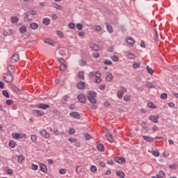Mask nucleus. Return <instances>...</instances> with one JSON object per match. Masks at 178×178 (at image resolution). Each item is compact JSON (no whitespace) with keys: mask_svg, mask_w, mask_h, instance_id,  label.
Segmentation results:
<instances>
[{"mask_svg":"<svg viewBox=\"0 0 178 178\" xmlns=\"http://www.w3.org/2000/svg\"><path fill=\"white\" fill-rule=\"evenodd\" d=\"M97 92L90 90L88 92L87 98L90 104H97Z\"/></svg>","mask_w":178,"mask_h":178,"instance_id":"f257e3e1","label":"nucleus"},{"mask_svg":"<svg viewBox=\"0 0 178 178\" xmlns=\"http://www.w3.org/2000/svg\"><path fill=\"white\" fill-rule=\"evenodd\" d=\"M126 42L129 45V47H134V44H136V40L133 38L128 36L126 38Z\"/></svg>","mask_w":178,"mask_h":178,"instance_id":"f03ea898","label":"nucleus"},{"mask_svg":"<svg viewBox=\"0 0 178 178\" xmlns=\"http://www.w3.org/2000/svg\"><path fill=\"white\" fill-rule=\"evenodd\" d=\"M124 92H127V89L123 86H121V90L118 91L117 97L118 98H123Z\"/></svg>","mask_w":178,"mask_h":178,"instance_id":"7ed1b4c3","label":"nucleus"},{"mask_svg":"<svg viewBox=\"0 0 178 178\" xmlns=\"http://www.w3.org/2000/svg\"><path fill=\"white\" fill-rule=\"evenodd\" d=\"M149 120L152 122V123H159V115H149Z\"/></svg>","mask_w":178,"mask_h":178,"instance_id":"20e7f679","label":"nucleus"},{"mask_svg":"<svg viewBox=\"0 0 178 178\" xmlns=\"http://www.w3.org/2000/svg\"><path fill=\"white\" fill-rule=\"evenodd\" d=\"M77 98L81 104H86V102H87V98L86 97V95H84V94L79 95Z\"/></svg>","mask_w":178,"mask_h":178,"instance_id":"39448f33","label":"nucleus"},{"mask_svg":"<svg viewBox=\"0 0 178 178\" xmlns=\"http://www.w3.org/2000/svg\"><path fill=\"white\" fill-rule=\"evenodd\" d=\"M40 134L44 138H49L51 137V134H49L45 129L40 130Z\"/></svg>","mask_w":178,"mask_h":178,"instance_id":"423d86ee","label":"nucleus"},{"mask_svg":"<svg viewBox=\"0 0 178 178\" xmlns=\"http://www.w3.org/2000/svg\"><path fill=\"white\" fill-rule=\"evenodd\" d=\"M3 79L6 83H12L13 81V76H12V74H6L3 76Z\"/></svg>","mask_w":178,"mask_h":178,"instance_id":"0eeeda50","label":"nucleus"},{"mask_svg":"<svg viewBox=\"0 0 178 178\" xmlns=\"http://www.w3.org/2000/svg\"><path fill=\"white\" fill-rule=\"evenodd\" d=\"M76 87L79 88V90H86V83L83 81H81L77 83Z\"/></svg>","mask_w":178,"mask_h":178,"instance_id":"6e6552de","label":"nucleus"},{"mask_svg":"<svg viewBox=\"0 0 178 178\" xmlns=\"http://www.w3.org/2000/svg\"><path fill=\"white\" fill-rule=\"evenodd\" d=\"M32 113L34 116H44V115H45L44 111L40 110H33Z\"/></svg>","mask_w":178,"mask_h":178,"instance_id":"1a4fd4ad","label":"nucleus"},{"mask_svg":"<svg viewBox=\"0 0 178 178\" xmlns=\"http://www.w3.org/2000/svg\"><path fill=\"white\" fill-rule=\"evenodd\" d=\"M19 61V54H15L12 56L10 62L11 63H16V62Z\"/></svg>","mask_w":178,"mask_h":178,"instance_id":"9d476101","label":"nucleus"},{"mask_svg":"<svg viewBox=\"0 0 178 178\" xmlns=\"http://www.w3.org/2000/svg\"><path fill=\"white\" fill-rule=\"evenodd\" d=\"M11 89L14 92H16V94H22V89L15 85H11Z\"/></svg>","mask_w":178,"mask_h":178,"instance_id":"9b49d317","label":"nucleus"},{"mask_svg":"<svg viewBox=\"0 0 178 178\" xmlns=\"http://www.w3.org/2000/svg\"><path fill=\"white\" fill-rule=\"evenodd\" d=\"M115 162H117V163H124L126 159L124 157L117 156L115 158Z\"/></svg>","mask_w":178,"mask_h":178,"instance_id":"f8f14e48","label":"nucleus"},{"mask_svg":"<svg viewBox=\"0 0 178 178\" xmlns=\"http://www.w3.org/2000/svg\"><path fill=\"white\" fill-rule=\"evenodd\" d=\"M70 116H71L72 118H74V119H80L81 116H80V113H79L78 112L74 111V112H71L70 113Z\"/></svg>","mask_w":178,"mask_h":178,"instance_id":"ddd939ff","label":"nucleus"},{"mask_svg":"<svg viewBox=\"0 0 178 178\" xmlns=\"http://www.w3.org/2000/svg\"><path fill=\"white\" fill-rule=\"evenodd\" d=\"M105 137L106 140H108V141H109L110 143H113L114 140H113V136H112V134L108 132L106 134Z\"/></svg>","mask_w":178,"mask_h":178,"instance_id":"4468645a","label":"nucleus"},{"mask_svg":"<svg viewBox=\"0 0 178 178\" xmlns=\"http://www.w3.org/2000/svg\"><path fill=\"white\" fill-rule=\"evenodd\" d=\"M40 169L41 172H42L43 173H47V172H48V169L47 168V165L44 163H40Z\"/></svg>","mask_w":178,"mask_h":178,"instance_id":"2eb2a0df","label":"nucleus"},{"mask_svg":"<svg viewBox=\"0 0 178 178\" xmlns=\"http://www.w3.org/2000/svg\"><path fill=\"white\" fill-rule=\"evenodd\" d=\"M95 81L97 84H99V83H101V81H102V79H101V72H97V75L95 76Z\"/></svg>","mask_w":178,"mask_h":178,"instance_id":"dca6fc26","label":"nucleus"},{"mask_svg":"<svg viewBox=\"0 0 178 178\" xmlns=\"http://www.w3.org/2000/svg\"><path fill=\"white\" fill-rule=\"evenodd\" d=\"M38 108H39L40 109H48V108H49V105L48 104H38L37 105Z\"/></svg>","mask_w":178,"mask_h":178,"instance_id":"f3484780","label":"nucleus"},{"mask_svg":"<svg viewBox=\"0 0 178 178\" xmlns=\"http://www.w3.org/2000/svg\"><path fill=\"white\" fill-rule=\"evenodd\" d=\"M8 72L10 73V74H13V73H15L16 70L15 69V67H13V65L10 64L8 66Z\"/></svg>","mask_w":178,"mask_h":178,"instance_id":"a211bd4d","label":"nucleus"},{"mask_svg":"<svg viewBox=\"0 0 178 178\" xmlns=\"http://www.w3.org/2000/svg\"><path fill=\"white\" fill-rule=\"evenodd\" d=\"M97 148L101 152H104L105 151V146H104V144H102V143L97 144Z\"/></svg>","mask_w":178,"mask_h":178,"instance_id":"6ab92c4d","label":"nucleus"},{"mask_svg":"<svg viewBox=\"0 0 178 178\" xmlns=\"http://www.w3.org/2000/svg\"><path fill=\"white\" fill-rule=\"evenodd\" d=\"M13 34V31H12V29H9L8 31H3V35H4V37H8V35H12Z\"/></svg>","mask_w":178,"mask_h":178,"instance_id":"aec40b11","label":"nucleus"},{"mask_svg":"<svg viewBox=\"0 0 178 178\" xmlns=\"http://www.w3.org/2000/svg\"><path fill=\"white\" fill-rule=\"evenodd\" d=\"M91 49H93V51H99L100 47L98 44L94 43L90 45Z\"/></svg>","mask_w":178,"mask_h":178,"instance_id":"412c9836","label":"nucleus"},{"mask_svg":"<svg viewBox=\"0 0 178 178\" xmlns=\"http://www.w3.org/2000/svg\"><path fill=\"white\" fill-rule=\"evenodd\" d=\"M143 138L145 140V141H147V143H152L154 141V138L148 136H143Z\"/></svg>","mask_w":178,"mask_h":178,"instance_id":"4be33fe9","label":"nucleus"},{"mask_svg":"<svg viewBox=\"0 0 178 178\" xmlns=\"http://www.w3.org/2000/svg\"><path fill=\"white\" fill-rule=\"evenodd\" d=\"M30 29H31L32 30H37V29H38V24L35 22L31 23Z\"/></svg>","mask_w":178,"mask_h":178,"instance_id":"5701e85b","label":"nucleus"},{"mask_svg":"<svg viewBox=\"0 0 178 178\" xmlns=\"http://www.w3.org/2000/svg\"><path fill=\"white\" fill-rule=\"evenodd\" d=\"M106 27L107 29V31H108L110 33H113V28H112V26L109 25L107 22L105 23Z\"/></svg>","mask_w":178,"mask_h":178,"instance_id":"b1692460","label":"nucleus"},{"mask_svg":"<svg viewBox=\"0 0 178 178\" xmlns=\"http://www.w3.org/2000/svg\"><path fill=\"white\" fill-rule=\"evenodd\" d=\"M165 176L166 175L162 170H160L159 173L156 175L157 178H164Z\"/></svg>","mask_w":178,"mask_h":178,"instance_id":"393cba45","label":"nucleus"},{"mask_svg":"<svg viewBox=\"0 0 178 178\" xmlns=\"http://www.w3.org/2000/svg\"><path fill=\"white\" fill-rule=\"evenodd\" d=\"M42 23L45 26H49V24H51V19L49 18H44L42 19Z\"/></svg>","mask_w":178,"mask_h":178,"instance_id":"a878e982","label":"nucleus"},{"mask_svg":"<svg viewBox=\"0 0 178 178\" xmlns=\"http://www.w3.org/2000/svg\"><path fill=\"white\" fill-rule=\"evenodd\" d=\"M10 22L11 23H13V24H15V23H17V22H19V17H17V16H13L11 17Z\"/></svg>","mask_w":178,"mask_h":178,"instance_id":"bb28decb","label":"nucleus"},{"mask_svg":"<svg viewBox=\"0 0 178 178\" xmlns=\"http://www.w3.org/2000/svg\"><path fill=\"white\" fill-rule=\"evenodd\" d=\"M106 81H109L111 83V81H112L113 80V75L112 74H108L106 76Z\"/></svg>","mask_w":178,"mask_h":178,"instance_id":"cd10ccee","label":"nucleus"},{"mask_svg":"<svg viewBox=\"0 0 178 178\" xmlns=\"http://www.w3.org/2000/svg\"><path fill=\"white\" fill-rule=\"evenodd\" d=\"M52 7L54 8L55 9H57V10H62V7L60 6V5L56 3H54L52 4Z\"/></svg>","mask_w":178,"mask_h":178,"instance_id":"c85d7f7f","label":"nucleus"},{"mask_svg":"<svg viewBox=\"0 0 178 178\" xmlns=\"http://www.w3.org/2000/svg\"><path fill=\"white\" fill-rule=\"evenodd\" d=\"M126 56L129 58V59H134V58H136V56L134 54H131L130 52H127L126 53Z\"/></svg>","mask_w":178,"mask_h":178,"instance_id":"c756f323","label":"nucleus"},{"mask_svg":"<svg viewBox=\"0 0 178 178\" xmlns=\"http://www.w3.org/2000/svg\"><path fill=\"white\" fill-rule=\"evenodd\" d=\"M13 137L16 140H18V138H23V137H24V135H23L22 134H15Z\"/></svg>","mask_w":178,"mask_h":178,"instance_id":"7c9ffc66","label":"nucleus"},{"mask_svg":"<svg viewBox=\"0 0 178 178\" xmlns=\"http://www.w3.org/2000/svg\"><path fill=\"white\" fill-rule=\"evenodd\" d=\"M116 176H118V177L124 178V172H123V171H118Z\"/></svg>","mask_w":178,"mask_h":178,"instance_id":"2f4dec72","label":"nucleus"},{"mask_svg":"<svg viewBox=\"0 0 178 178\" xmlns=\"http://www.w3.org/2000/svg\"><path fill=\"white\" fill-rule=\"evenodd\" d=\"M19 31L22 33V34H24V33H27V28L24 26H21L19 28Z\"/></svg>","mask_w":178,"mask_h":178,"instance_id":"473e14b6","label":"nucleus"},{"mask_svg":"<svg viewBox=\"0 0 178 178\" xmlns=\"http://www.w3.org/2000/svg\"><path fill=\"white\" fill-rule=\"evenodd\" d=\"M147 108H150L151 109H156V105H154L152 102H149L147 104Z\"/></svg>","mask_w":178,"mask_h":178,"instance_id":"72a5a7b5","label":"nucleus"},{"mask_svg":"<svg viewBox=\"0 0 178 178\" xmlns=\"http://www.w3.org/2000/svg\"><path fill=\"white\" fill-rule=\"evenodd\" d=\"M43 42L45 44H49V45H51V47H54V42H52L49 39H44Z\"/></svg>","mask_w":178,"mask_h":178,"instance_id":"f704fd0d","label":"nucleus"},{"mask_svg":"<svg viewBox=\"0 0 178 178\" xmlns=\"http://www.w3.org/2000/svg\"><path fill=\"white\" fill-rule=\"evenodd\" d=\"M25 159L24 156L19 155L18 156V162L19 163H23V162H24Z\"/></svg>","mask_w":178,"mask_h":178,"instance_id":"c9c22d12","label":"nucleus"},{"mask_svg":"<svg viewBox=\"0 0 178 178\" xmlns=\"http://www.w3.org/2000/svg\"><path fill=\"white\" fill-rule=\"evenodd\" d=\"M8 145L10 148H15V147H16V142H15V140H10Z\"/></svg>","mask_w":178,"mask_h":178,"instance_id":"e433bc0d","label":"nucleus"},{"mask_svg":"<svg viewBox=\"0 0 178 178\" xmlns=\"http://www.w3.org/2000/svg\"><path fill=\"white\" fill-rule=\"evenodd\" d=\"M78 77L80 80H84V72H79L78 74Z\"/></svg>","mask_w":178,"mask_h":178,"instance_id":"4c0bfd02","label":"nucleus"},{"mask_svg":"<svg viewBox=\"0 0 178 178\" xmlns=\"http://www.w3.org/2000/svg\"><path fill=\"white\" fill-rule=\"evenodd\" d=\"M97 73H99V72H91L89 73V77H97Z\"/></svg>","mask_w":178,"mask_h":178,"instance_id":"58836bf2","label":"nucleus"},{"mask_svg":"<svg viewBox=\"0 0 178 178\" xmlns=\"http://www.w3.org/2000/svg\"><path fill=\"white\" fill-rule=\"evenodd\" d=\"M146 69L147 70V72L149 73V74H154V70H152V68H151L149 66H147Z\"/></svg>","mask_w":178,"mask_h":178,"instance_id":"ea45409f","label":"nucleus"},{"mask_svg":"<svg viewBox=\"0 0 178 178\" xmlns=\"http://www.w3.org/2000/svg\"><path fill=\"white\" fill-rule=\"evenodd\" d=\"M87 65V62L84 59H81L79 60V65L80 66H86Z\"/></svg>","mask_w":178,"mask_h":178,"instance_id":"a19ab883","label":"nucleus"},{"mask_svg":"<svg viewBox=\"0 0 178 178\" xmlns=\"http://www.w3.org/2000/svg\"><path fill=\"white\" fill-rule=\"evenodd\" d=\"M140 62H134L132 65V67H134V69H137V67H140Z\"/></svg>","mask_w":178,"mask_h":178,"instance_id":"79ce46f5","label":"nucleus"},{"mask_svg":"<svg viewBox=\"0 0 178 178\" xmlns=\"http://www.w3.org/2000/svg\"><path fill=\"white\" fill-rule=\"evenodd\" d=\"M131 98H130V95H125L124 96V101L125 102H129V101H130Z\"/></svg>","mask_w":178,"mask_h":178,"instance_id":"37998d69","label":"nucleus"},{"mask_svg":"<svg viewBox=\"0 0 178 178\" xmlns=\"http://www.w3.org/2000/svg\"><path fill=\"white\" fill-rule=\"evenodd\" d=\"M146 86L148 87V88H155V85L152 84L151 82H147Z\"/></svg>","mask_w":178,"mask_h":178,"instance_id":"c03bdc74","label":"nucleus"},{"mask_svg":"<svg viewBox=\"0 0 178 178\" xmlns=\"http://www.w3.org/2000/svg\"><path fill=\"white\" fill-rule=\"evenodd\" d=\"M31 139L32 143H35L37 141V136L35 134L31 135Z\"/></svg>","mask_w":178,"mask_h":178,"instance_id":"a18cd8bd","label":"nucleus"},{"mask_svg":"<svg viewBox=\"0 0 178 178\" xmlns=\"http://www.w3.org/2000/svg\"><path fill=\"white\" fill-rule=\"evenodd\" d=\"M28 13H29V15H31L32 16H35V15H37V11H35V10H29L28 11Z\"/></svg>","mask_w":178,"mask_h":178,"instance_id":"49530a36","label":"nucleus"},{"mask_svg":"<svg viewBox=\"0 0 178 178\" xmlns=\"http://www.w3.org/2000/svg\"><path fill=\"white\" fill-rule=\"evenodd\" d=\"M59 54L61 56H65V55H66V50L61 49L59 50Z\"/></svg>","mask_w":178,"mask_h":178,"instance_id":"de8ad7c7","label":"nucleus"},{"mask_svg":"<svg viewBox=\"0 0 178 178\" xmlns=\"http://www.w3.org/2000/svg\"><path fill=\"white\" fill-rule=\"evenodd\" d=\"M86 140H91V138H92V137L91 136V135H90V134L88 133H86L85 134V136H84Z\"/></svg>","mask_w":178,"mask_h":178,"instance_id":"09e8293b","label":"nucleus"},{"mask_svg":"<svg viewBox=\"0 0 178 178\" xmlns=\"http://www.w3.org/2000/svg\"><path fill=\"white\" fill-rule=\"evenodd\" d=\"M111 59L113 60V62H118V60H119V57H118L116 55H113L111 56Z\"/></svg>","mask_w":178,"mask_h":178,"instance_id":"8fccbe9b","label":"nucleus"},{"mask_svg":"<svg viewBox=\"0 0 178 178\" xmlns=\"http://www.w3.org/2000/svg\"><path fill=\"white\" fill-rule=\"evenodd\" d=\"M31 170H38V165L32 163V165H31Z\"/></svg>","mask_w":178,"mask_h":178,"instance_id":"3c124183","label":"nucleus"},{"mask_svg":"<svg viewBox=\"0 0 178 178\" xmlns=\"http://www.w3.org/2000/svg\"><path fill=\"white\" fill-rule=\"evenodd\" d=\"M161 99H166L168 98V94L162 93L160 96Z\"/></svg>","mask_w":178,"mask_h":178,"instance_id":"603ef678","label":"nucleus"},{"mask_svg":"<svg viewBox=\"0 0 178 178\" xmlns=\"http://www.w3.org/2000/svg\"><path fill=\"white\" fill-rule=\"evenodd\" d=\"M90 171L92 173H95V172H97V167L95 165L90 166Z\"/></svg>","mask_w":178,"mask_h":178,"instance_id":"864d4df0","label":"nucleus"},{"mask_svg":"<svg viewBox=\"0 0 178 178\" xmlns=\"http://www.w3.org/2000/svg\"><path fill=\"white\" fill-rule=\"evenodd\" d=\"M152 154L154 156H159V152L158 150L152 151Z\"/></svg>","mask_w":178,"mask_h":178,"instance_id":"5fc2aeb1","label":"nucleus"},{"mask_svg":"<svg viewBox=\"0 0 178 178\" xmlns=\"http://www.w3.org/2000/svg\"><path fill=\"white\" fill-rule=\"evenodd\" d=\"M74 133H76V130L73 128L70 129L68 131V134L72 135L74 134Z\"/></svg>","mask_w":178,"mask_h":178,"instance_id":"6e6d98bb","label":"nucleus"},{"mask_svg":"<svg viewBox=\"0 0 178 178\" xmlns=\"http://www.w3.org/2000/svg\"><path fill=\"white\" fill-rule=\"evenodd\" d=\"M83 170V168L80 165H77L76 168V171L78 173H81V171Z\"/></svg>","mask_w":178,"mask_h":178,"instance_id":"4d7b16f0","label":"nucleus"},{"mask_svg":"<svg viewBox=\"0 0 178 178\" xmlns=\"http://www.w3.org/2000/svg\"><path fill=\"white\" fill-rule=\"evenodd\" d=\"M2 94L6 97V98H9V92H8L6 90H3Z\"/></svg>","mask_w":178,"mask_h":178,"instance_id":"13d9d810","label":"nucleus"},{"mask_svg":"<svg viewBox=\"0 0 178 178\" xmlns=\"http://www.w3.org/2000/svg\"><path fill=\"white\" fill-rule=\"evenodd\" d=\"M68 27L69 29H71L72 30H73V29H74V27H76V24H74V23H70L68 24Z\"/></svg>","mask_w":178,"mask_h":178,"instance_id":"bf43d9fd","label":"nucleus"},{"mask_svg":"<svg viewBox=\"0 0 178 178\" xmlns=\"http://www.w3.org/2000/svg\"><path fill=\"white\" fill-rule=\"evenodd\" d=\"M60 175H66V169L63 168L59 170Z\"/></svg>","mask_w":178,"mask_h":178,"instance_id":"052dcab7","label":"nucleus"},{"mask_svg":"<svg viewBox=\"0 0 178 178\" xmlns=\"http://www.w3.org/2000/svg\"><path fill=\"white\" fill-rule=\"evenodd\" d=\"M104 65H112V61L111 60H105L104 61Z\"/></svg>","mask_w":178,"mask_h":178,"instance_id":"680f3d73","label":"nucleus"},{"mask_svg":"<svg viewBox=\"0 0 178 178\" xmlns=\"http://www.w3.org/2000/svg\"><path fill=\"white\" fill-rule=\"evenodd\" d=\"M57 35H58L60 38H63V33L60 31H57Z\"/></svg>","mask_w":178,"mask_h":178,"instance_id":"e2e57ef3","label":"nucleus"},{"mask_svg":"<svg viewBox=\"0 0 178 178\" xmlns=\"http://www.w3.org/2000/svg\"><path fill=\"white\" fill-rule=\"evenodd\" d=\"M53 133L54 136H59V131L56 128L53 129Z\"/></svg>","mask_w":178,"mask_h":178,"instance_id":"0e129e2a","label":"nucleus"},{"mask_svg":"<svg viewBox=\"0 0 178 178\" xmlns=\"http://www.w3.org/2000/svg\"><path fill=\"white\" fill-rule=\"evenodd\" d=\"M66 69V64H61L60 66V70L64 71Z\"/></svg>","mask_w":178,"mask_h":178,"instance_id":"69168bd1","label":"nucleus"},{"mask_svg":"<svg viewBox=\"0 0 178 178\" xmlns=\"http://www.w3.org/2000/svg\"><path fill=\"white\" fill-rule=\"evenodd\" d=\"M6 104L7 105L10 106V105H12L13 104V102L11 99H7L6 102Z\"/></svg>","mask_w":178,"mask_h":178,"instance_id":"338daca9","label":"nucleus"},{"mask_svg":"<svg viewBox=\"0 0 178 178\" xmlns=\"http://www.w3.org/2000/svg\"><path fill=\"white\" fill-rule=\"evenodd\" d=\"M76 29H78V30H82L83 29V24H76Z\"/></svg>","mask_w":178,"mask_h":178,"instance_id":"774afa93","label":"nucleus"}]
</instances>
